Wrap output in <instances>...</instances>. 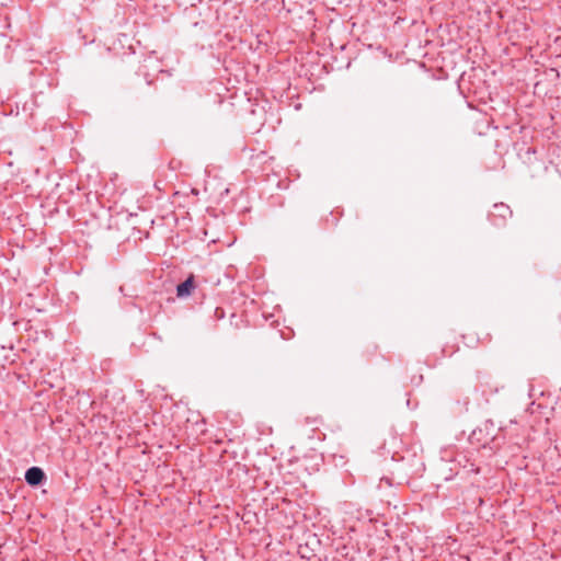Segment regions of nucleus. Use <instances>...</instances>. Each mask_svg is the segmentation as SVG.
<instances>
[{
	"mask_svg": "<svg viewBox=\"0 0 561 561\" xmlns=\"http://www.w3.org/2000/svg\"><path fill=\"white\" fill-rule=\"evenodd\" d=\"M496 427L490 420L482 423L481 426L477 427L470 434V442L477 443L482 447H486L490 443L495 439Z\"/></svg>",
	"mask_w": 561,
	"mask_h": 561,
	"instance_id": "1",
	"label": "nucleus"
},
{
	"mask_svg": "<svg viewBox=\"0 0 561 561\" xmlns=\"http://www.w3.org/2000/svg\"><path fill=\"white\" fill-rule=\"evenodd\" d=\"M512 215L513 211L508 205L504 203H496L493 205V209L489 213V220L494 227L501 228L506 225Z\"/></svg>",
	"mask_w": 561,
	"mask_h": 561,
	"instance_id": "2",
	"label": "nucleus"
},
{
	"mask_svg": "<svg viewBox=\"0 0 561 561\" xmlns=\"http://www.w3.org/2000/svg\"><path fill=\"white\" fill-rule=\"evenodd\" d=\"M196 279L194 274H190L187 278L176 286V297L180 299L190 297L196 289Z\"/></svg>",
	"mask_w": 561,
	"mask_h": 561,
	"instance_id": "3",
	"label": "nucleus"
},
{
	"mask_svg": "<svg viewBox=\"0 0 561 561\" xmlns=\"http://www.w3.org/2000/svg\"><path fill=\"white\" fill-rule=\"evenodd\" d=\"M46 479L44 470L39 467H31L25 472V481L28 485H41Z\"/></svg>",
	"mask_w": 561,
	"mask_h": 561,
	"instance_id": "4",
	"label": "nucleus"
},
{
	"mask_svg": "<svg viewBox=\"0 0 561 561\" xmlns=\"http://www.w3.org/2000/svg\"><path fill=\"white\" fill-rule=\"evenodd\" d=\"M377 353L378 345L375 343H368L363 351V356L366 358L367 362H371L373 357L376 356Z\"/></svg>",
	"mask_w": 561,
	"mask_h": 561,
	"instance_id": "5",
	"label": "nucleus"
},
{
	"mask_svg": "<svg viewBox=\"0 0 561 561\" xmlns=\"http://www.w3.org/2000/svg\"><path fill=\"white\" fill-rule=\"evenodd\" d=\"M214 317L216 320H221L225 318V310L221 307L215 308Z\"/></svg>",
	"mask_w": 561,
	"mask_h": 561,
	"instance_id": "6",
	"label": "nucleus"
},
{
	"mask_svg": "<svg viewBox=\"0 0 561 561\" xmlns=\"http://www.w3.org/2000/svg\"><path fill=\"white\" fill-rule=\"evenodd\" d=\"M330 216L332 217V220L330 222L331 226H336L339 222L340 217L342 216V211H339L336 215L334 211L330 213Z\"/></svg>",
	"mask_w": 561,
	"mask_h": 561,
	"instance_id": "7",
	"label": "nucleus"
},
{
	"mask_svg": "<svg viewBox=\"0 0 561 561\" xmlns=\"http://www.w3.org/2000/svg\"><path fill=\"white\" fill-rule=\"evenodd\" d=\"M486 377L485 375H483L481 371H477V379L481 382V379Z\"/></svg>",
	"mask_w": 561,
	"mask_h": 561,
	"instance_id": "8",
	"label": "nucleus"
},
{
	"mask_svg": "<svg viewBox=\"0 0 561 561\" xmlns=\"http://www.w3.org/2000/svg\"><path fill=\"white\" fill-rule=\"evenodd\" d=\"M144 85L146 89H149L151 85V81H149V80L145 81Z\"/></svg>",
	"mask_w": 561,
	"mask_h": 561,
	"instance_id": "9",
	"label": "nucleus"
},
{
	"mask_svg": "<svg viewBox=\"0 0 561 561\" xmlns=\"http://www.w3.org/2000/svg\"><path fill=\"white\" fill-rule=\"evenodd\" d=\"M331 220H332V217H325L324 218L325 225H330Z\"/></svg>",
	"mask_w": 561,
	"mask_h": 561,
	"instance_id": "10",
	"label": "nucleus"
}]
</instances>
